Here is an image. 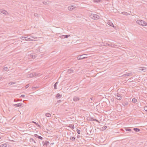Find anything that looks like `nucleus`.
Returning a JSON list of instances; mask_svg holds the SVG:
<instances>
[{"label": "nucleus", "instance_id": "21", "mask_svg": "<svg viewBox=\"0 0 147 147\" xmlns=\"http://www.w3.org/2000/svg\"><path fill=\"white\" fill-rule=\"evenodd\" d=\"M68 72L69 74L71 73L74 72V70L71 69H69L68 70Z\"/></svg>", "mask_w": 147, "mask_h": 147}, {"label": "nucleus", "instance_id": "19", "mask_svg": "<svg viewBox=\"0 0 147 147\" xmlns=\"http://www.w3.org/2000/svg\"><path fill=\"white\" fill-rule=\"evenodd\" d=\"M58 82H57L54 84V89H57V84H58Z\"/></svg>", "mask_w": 147, "mask_h": 147}, {"label": "nucleus", "instance_id": "4", "mask_svg": "<svg viewBox=\"0 0 147 147\" xmlns=\"http://www.w3.org/2000/svg\"><path fill=\"white\" fill-rule=\"evenodd\" d=\"M87 57V55L86 54H84L81 55L78 57L77 58L78 60L83 59Z\"/></svg>", "mask_w": 147, "mask_h": 147}, {"label": "nucleus", "instance_id": "54", "mask_svg": "<svg viewBox=\"0 0 147 147\" xmlns=\"http://www.w3.org/2000/svg\"><path fill=\"white\" fill-rule=\"evenodd\" d=\"M2 79V77H0V80L1 79Z\"/></svg>", "mask_w": 147, "mask_h": 147}, {"label": "nucleus", "instance_id": "5", "mask_svg": "<svg viewBox=\"0 0 147 147\" xmlns=\"http://www.w3.org/2000/svg\"><path fill=\"white\" fill-rule=\"evenodd\" d=\"M115 95L116 97L117 96L116 99L117 100H120L121 99L122 96L120 94L117 93V94H115Z\"/></svg>", "mask_w": 147, "mask_h": 147}, {"label": "nucleus", "instance_id": "52", "mask_svg": "<svg viewBox=\"0 0 147 147\" xmlns=\"http://www.w3.org/2000/svg\"><path fill=\"white\" fill-rule=\"evenodd\" d=\"M80 136L79 135H78L77 136V137L78 138H80Z\"/></svg>", "mask_w": 147, "mask_h": 147}, {"label": "nucleus", "instance_id": "37", "mask_svg": "<svg viewBox=\"0 0 147 147\" xmlns=\"http://www.w3.org/2000/svg\"><path fill=\"white\" fill-rule=\"evenodd\" d=\"M141 69H140V70H141V71H143L144 72H145L146 71V69H142V68H141Z\"/></svg>", "mask_w": 147, "mask_h": 147}, {"label": "nucleus", "instance_id": "11", "mask_svg": "<svg viewBox=\"0 0 147 147\" xmlns=\"http://www.w3.org/2000/svg\"><path fill=\"white\" fill-rule=\"evenodd\" d=\"M74 6L71 5L68 7V9L69 11H72L74 8Z\"/></svg>", "mask_w": 147, "mask_h": 147}, {"label": "nucleus", "instance_id": "48", "mask_svg": "<svg viewBox=\"0 0 147 147\" xmlns=\"http://www.w3.org/2000/svg\"><path fill=\"white\" fill-rule=\"evenodd\" d=\"M29 86V84H27L26 85V88H27Z\"/></svg>", "mask_w": 147, "mask_h": 147}, {"label": "nucleus", "instance_id": "6", "mask_svg": "<svg viewBox=\"0 0 147 147\" xmlns=\"http://www.w3.org/2000/svg\"><path fill=\"white\" fill-rule=\"evenodd\" d=\"M1 13L6 15H7L8 14V13L7 11L2 9H0V13Z\"/></svg>", "mask_w": 147, "mask_h": 147}, {"label": "nucleus", "instance_id": "26", "mask_svg": "<svg viewBox=\"0 0 147 147\" xmlns=\"http://www.w3.org/2000/svg\"><path fill=\"white\" fill-rule=\"evenodd\" d=\"M25 40H28V38L29 37V36L25 35Z\"/></svg>", "mask_w": 147, "mask_h": 147}, {"label": "nucleus", "instance_id": "49", "mask_svg": "<svg viewBox=\"0 0 147 147\" xmlns=\"http://www.w3.org/2000/svg\"><path fill=\"white\" fill-rule=\"evenodd\" d=\"M61 102V100H59L57 101V102L58 103H60Z\"/></svg>", "mask_w": 147, "mask_h": 147}, {"label": "nucleus", "instance_id": "40", "mask_svg": "<svg viewBox=\"0 0 147 147\" xmlns=\"http://www.w3.org/2000/svg\"><path fill=\"white\" fill-rule=\"evenodd\" d=\"M34 136L35 137L37 138H39V136H38V135L37 134H35L34 135Z\"/></svg>", "mask_w": 147, "mask_h": 147}, {"label": "nucleus", "instance_id": "36", "mask_svg": "<svg viewBox=\"0 0 147 147\" xmlns=\"http://www.w3.org/2000/svg\"><path fill=\"white\" fill-rule=\"evenodd\" d=\"M125 130L126 131H131V129L129 128H126Z\"/></svg>", "mask_w": 147, "mask_h": 147}, {"label": "nucleus", "instance_id": "50", "mask_svg": "<svg viewBox=\"0 0 147 147\" xmlns=\"http://www.w3.org/2000/svg\"><path fill=\"white\" fill-rule=\"evenodd\" d=\"M21 97L22 98H24L25 97V95L23 94L21 96Z\"/></svg>", "mask_w": 147, "mask_h": 147}, {"label": "nucleus", "instance_id": "29", "mask_svg": "<svg viewBox=\"0 0 147 147\" xmlns=\"http://www.w3.org/2000/svg\"><path fill=\"white\" fill-rule=\"evenodd\" d=\"M105 46H111L112 47V45L111 44H108L107 43H106V44H105L104 45Z\"/></svg>", "mask_w": 147, "mask_h": 147}, {"label": "nucleus", "instance_id": "23", "mask_svg": "<svg viewBox=\"0 0 147 147\" xmlns=\"http://www.w3.org/2000/svg\"><path fill=\"white\" fill-rule=\"evenodd\" d=\"M107 127L106 126H105L101 128L100 130L102 131H103L106 129Z\"/></svg>", "mask_w": 147, "mask_h": 147}, {"label": "nucleus", "instance_id": "17", "mask_svg": "<svg viewBox=\"0 0 147 147\" xmlns=\"http://www.w3.org/2000/svg\"><path fill=\"white\" fill-rule=\"evenodd\" d=\"M70 138L71 140L73 141H74L76 140V138L74 137L70 136Z\"/></svg>", "mask_w": 147, "mask_h": 147}, {"label": "nucleus", "instance_id": "35", "mask_svg": "<svg viewBox=\"0 0 147 147\" xmlns=\"http://www.w3.org/2000/svg\"><path fill=\"white\" fill-rule=\"evenodd\" d=\"M42 143L44 146H47V145L46 144V143H45V142H44V141H43Z\"/></svg>", "mask_w": 147, "mask_h": 147}, {"label": "nucleus", "instance_id": "25", "mask_svg": "<svg viewBox=\"0 0 147 147\" xmlns=\"http://www.w3.org/2000/svg\"><path fill=\"white\" fill-rule=\"evenodd\" d=\"M32 123L35 124L38 127H40V125L38 124V123H36L34 121H32Z\"/></svg>", "mask_w": 147, "mask_h": 147}, {"label": "nucleus", "instance_id": "41", "mask_svg": "<svg viewBox=\"0 0 147 147\" xmlns=\"http://www.w3.org/2000/svg\"><path fill=\"white\" fill-rule=\"evenodd\" d=\"M90 100H89V101L91 103H92V102L93 100V98H90Z\"/></svg>", "mask_w": 147, "mask_h": 147}, {"label": "nucleus", "instance_id": "24", "mask_svg": "<svg viewBox=\"0 0 147 147\" xmlns=\"http://www.w3.org/2000/svg\"><path fill=\"white\" fill-rule=\"evenodd\" d=\"M137 100L135 98H134L132 100V102H133L134 103H135L137 102Z\"/></svg>", "mask_w": 147, "mask_h": 147}, {"label": "nucleus", "instance_id": "38", "mask_svg": "<svg viewBox=\"0 0 147 147\" xmlns=\"http://www.w3.org/2000/svg\"><path fill=\"white\" fill-rule=\"evenodd\" d=\"M34 16H35L38 18L39 15L37 13H35L34 14Z\"/></svg>", "mask_w": 147, "mask_h": 147}, {"label": "nucleus", "instance_id": "28", "mask_svg": "<svg viewBox=\"0 0 147 147\" xmlns=\"http://www.w3.org/2000/svg\"><path fill=\"white\" fill-rule=\"evenodd\" d=\"M90 120L91 121H96V122L98 121V120L97 119H94L93 118H91Z\"/></svg>", "mask_w": 147, "mask_h": 147}, {"label": "nucleus", "instance_id": "34", "mask_svg": "<svg viewBox=\"0 0 147 147\" xmlns=\"http://www.w3.org/2000/svg\"><path fill=\"white\" fill-rule=\"evenodd\" d=\"M78 134H80V130L79 129H77L76 130Z\"/></svg>", "mask_w": 147, "mask_h": 147}, {"label": "nucleus", "instance_id": "3", "mask_svg": "<svg viewBox=\"0 0 147 147\" xmlns=\"http://www.w3.org/2000/svg\"><path fill=\"white\" fill-rule=\"evenodd\" d=\"M38 74H37L36 73H32L28 74L27 75V77L28 78H32V77H34L36 76H38Z\"/></svg>", "mask_w": 147, "mask_h": 147}, {"label": "nucleus", "instance_id": "39", "mask_svg": "<svg viewBox=\"0 0 147 147\" xmlns=\"http://www.w3.org/2000/svg\"><path fill=\"white\" fill-rule=\"evenodd\" d=\"M34 136L35 137L37 138H39V136H38V135L37 134H35L34 135Z\"/></svg>", "mask_w": 147, "mask_h": 147}, {"label": "nucleus", "instance_id": "51", "mask_svg": "<svg viewBox=\"0 0 147 147\" xmlns=\"http://www.w3.org/2000/svg\"><path fill=\"white\" fill-rule=\"evenodd\" d=\"M11 85H12V84H15V83H14V82H11Z\"/></svg>", "mask_w": 147, "mask_h": 147}, {"label": "nucleus", "instance_id": "14", "mask_svg": "<svg viewBox=\"0 0 147 147\" xmlns=\"http://www.w3.org/2000/svg\"><path fill=\"white\" fill-rule=\"evenodd\" d=\"M30 142L31 143L34 142L35 143H36V142L32 138H30Z\"/></svg>", "mask_w": 147, "mask_h": 147}, {"label": "nucleus", "instance_id": "18", "mask_svg": "<svg viewBox=\"0 0 147 147\" xmlns=\"http://www.w3.org/2000/svg\"><path fill=\"white\" fill-rule=\"evenodd\" d=\"M30 56L31 57H32L33 59H35L36 57V55H34L33 54H30Z\"/></svg>", "mask_w": 147, "mask_h": 147}, {"label": "nucleus", "instance_id": "7", "mask_svg": "<svg viewBox=\"0 0 147 147\" xmlns=\"http://www.w3.org/2000/svg\"><path fill=\"white\" fill-rule=\"evenodd\" d=\"M37 38V37L33 38V36H29V37L28 38V40L30 41H33L34 39H36Z\"/></svg>", "mask_w": 147, "mask_h": 147}, {"label": "nucleus", "instance_id": "8", "mask_svg": "<svg viewBox=\"0 0 147 147\" xmlns=\"http://www.w3.org/2000/svg\"><path fill=\"white\" fill-rule=\"evenodd\" d=\"M133 74L132 73L130 72V73H128L127 74H123L122 76L123 77H125L126 76H132Z\"/></svg>", "mask_w": 147, "mask_h": 147}, {"label": "nucleus", "instance_id": "22", "mask_svg": "<svg viewBox=\"0 0 147 147\" xmlns=\"http://www.w3.org/2000/svg\"><path fill=\"white\" fill-rule=\"evenodd\" d=\"M45 116L47 117H50L51 116V114L49 113H47L45 114Z\"/></svg>", "mask_w": 147, "mask_h": 147}, {"label": "nucleus", "instance_id": "46", "mask_svg": "<svg viewBox=\"0 0 147 147\" xmlns=\"http://www.w3.org/2000/svg\"><path fill=\"white\" fill-rule=\"evenodd\" d=\"M45 143H46V144H47V145H49V142L47 141H46Z\"/></svg>", "mask_w": 147, "mask_h": 147}, {"label": "nucleus", "instance_id": "27", "mask_svg": "<svg viewBox=\"0 0 147 147\" xmlns=\"http://www.w3.org/2000/svg\"><path fill=\"white\" fill-rule=\"evenodd\" d=\"M8 68L7 67H5L3 69V70L4 71H7Z\"/></svg>", "mask_w": 147, "mask_h": 147}, {"label": "nucleus", "instance_id": "15", "mask_svg": "<svg viewBox=\"0 0 147 147\" xmlns=\"http://www.w3.org/2000/svg\"><path fill=\"white\" fill-rule=\"evenodd\" d=\"M133 130L135 132H138L140 131V129L138 128H134L133 129Z\"/></svg>", "mask_w": 147, "mask_h": 147}, {"label": "nucleus", "instance_id": "55", "mask_svg": "<svg viewBox=\"0 0 147 147\" xmlns=\"http://www.w3.org/2000/svg\"><path fill=\"white\" fill-rule=\"evenodd\" d=\"M33 38H35V37H33Z\"/></svg>", "mask_w": 147, "mask_h": 147}, {"label": "nucleus", "instance_id": "42", "mask_svg": "<svg viewBox=\"0 0 147 147\" xmlns=\"http://www.w3.org/2000/svg\"><path fill=\"white\" fill-rule=\"evenodd\" d=\"M101 1H93L94 3H99Z\"/></svg>", "mask_w": 147, "mask_h": 147}, {"label": "nucleus", "instance_id": "10", "mask_svg": "<svg viewBox=\"0 0 147 147\" xmlns=\"http://www.w3.org/2000/svg\"><path fill=\"white\" fill-rule=\"evenodd\" d=\"M73 100L74 101H77L80 100V98L78 96H75L73 98Z\"/></svg>", "mask_w": 147, "mask_h": 147}, {"label": "nucleus", "instance_id": "47", "mask_svg": "<svg viewBox=\"0 0 147 147\" xmlns=\"http://www.w3.org/2000/svg\"><path fill=\"white\" fill-rule=\"evenodd\" d=\"M38 139H40V140H42V139H43V138L42 137H41V136H39V137L38 138Z\"/></svg>", "mask_w": 147, "mask_h": 147}, {"label": "nucleus", "instance_id": "32", "mask_svg": "<svg viewBox=\"0 0 147 147\" xmlns=\"http://www.w3.org/2000/svg\"><path fill=\"white\" fill-rule=\"evenodd\" d=\"M20 38L23 40H25V35L24 36H22Z\"/></svg>", "mask_w": 147, "mask_h": 147}, {"label": "nucleus", "instance_id": "43", "mask_svg": "<svg viewBox=\"0 0 147 147\" xmlns=\"http://www.w3.org/2000/svg\"><path fill=\"white\" fill-rule=\"evenodd\" d=\"M121 13L123 14L127 15V13L126 12H123Z\"/></svg>", "mask_w": 147, "mask_h": 147}, {"label": "nucleus", "instance_id": "20", "mask_svg": "<svg viewBox=\"0 0 147 147\" xmlns=\"http://www.w3.org/2000/svg\"><path fill=\"white\" fill-rule=\"evenodd\" d=\"M123 105L124 106H127L128 105V102H125L123 103Z\"/></svg>", "mask_w": 147, "mask_h": 147}, {"label": "nucleus", "instance_id": "16", "mask_svg": "<svg viewBox=\"0 0 147 147\" xmlns=\"http://www.w3.org/2000/svg\"><path fill=\"white\" fill-rule=\"evenodd\" d=\"M7 145L6 144H1L0 146V147H7Z\"/></svg>", "mask_w": 147, "mask_h": 147}, {"label": "nucleus", "instance_id": "12", "mask_svg": "<svg viewBox=\"0 0 147 147\" xmlns=\"http://www.w3.org/2000/svg\"><path fill=\"white\" fill-rule=\"evenodd\" d=\"M107 24L112 27H114V26L113 24L111 22V21H109V22H108Z\"/></svg>", "mask_w": 147, "mask_h": 147}, {"label": "nucleus", "instance_id": "31", "mask_svg": "<svg viewBox=\"0 0 147 147\" xmlns=\"http://www.w3.org/2000/svg\"><path fill=\"white\" fill-rule=\"evenodd\" d=\"M69 127L70 128H72V129H74V125L73 124H71L70 125Z\"/></svg>", "mask_w": 147, "mask_h": 147}, {"label": "nucleus", "instance_id": "30", "mask_svg": "<svg viewBox=\"0 0 147 147\" xmlns=\"http://www.w3.org/2000/svg\"><path fill=\"white\" fill-rule=\"evenodd\" d=\"M70 36V35H63V36H64L63 38H67L69 36Z\"/></svg>", "mask_w": 147, "mask_h": 147}, {"label": "nucleus", "instance_id": "45", "mask_svg": "<svg viewBox=\"0 0 147 147\" xmlns=\"http://www.w3.org/2000/svg\"><path fill=\"white\" fill-rule=\"evenodd\" d=\"M144 109L145 111H147V106H145L144 107Z\"/></svg>", "mask_w": 147, "mask_h": 147}, {"label": "nucleus", "instance_id": "13", "mask_svg": "<svg viewBox=\"0 0 147 147\" xmlns=\"http://www.w3.org/2000/svg\"><path fill=\"white\" fill-rule=\"evenodd\" d=\"M62 96V95L59 93L57 94L56 96V97L58 98H60Z\"/></svg>", "mask_w": 147, "mask_h": 147}, {"label": "nucleus", "instance_id": "9", "mask_svg": "<svg viewBox=\"0 0 147 147\" xmlns=\"http://www.w3.org/2000/svg\"><path fill=\"white\" fill-rule=\"evenodd\" d=\"M23 105L24 104H23L20 103L18 104H13V106L16 107H19L22 105Z\"/></svg>", "mask_w": 147, "mask_h": 147}, {"label": "nucleus", "instance_id": "44", "mask_svg": "<svg viewBox=\"0 0 147 147\" xmlns=\"http://www.w3.org/2000/svg\"><path fill=\"white\" fill-rule=\"evenodd\" d=\"M42 2L43 3V4L45 5H47V2L46 1H44Z\"/></svg>", "mask_w": 147, "mask_h": 147}, {"label": "nucleus", "instance_id": "53", "mask_svg": "<svg viewBox=\"0 0 147 147\" xmlns=\"http://www.w3.org/2000/svg\"><path fill=\"white\" fill-rule=\"evenodd\" d=\"M63 35H62V36L61 37V38H63L64 36H63Z\"/></svg>", "mask_w": 147, "mask_h": 147}, {"label": "nucleus", "instance_id": "33", "mask_svg": "<svg viewBox=\"0 0 147 147\" xmlns=\"http://www.w3.org/2000/svg\"><path fill=\"white\" fill-rule=\"evenodd\" d=\"M41 48V47H39L38 48L36 49V51L37 52H39L40 51V49Z\"/></svg>", "mask_w": 147, "mask_h": 147}, {"label": "nucleus", "instance_id": "56", "mask_svg": "<svg viewBox=\"0 0 147 147\" xmlns=\"http://www.w3.org/2000/svg\"><path fill=\"white\" fill-rule=\"evenodd\" d=\"M1 138L0 137V139H1Z\"/></svg>", "mask_w": 147, "mask_h": 147}, {"label": "nucleus", "instance_id": "2", "mask_svg": "<svg viewBox=\"0 0 147 147\" xmlns=\"http://www.w3.org/2000/svg\"><path fill=\"white\" fill-rule=\"evenodd\" d=\"M90 16L91 18L94 20H97L100 17L97 14H91Z\"/></svg>", "mask_w": 147, "mask_h": 147}, {"label": "nucleus", "instance_id": "1", "mask_svg": "<svg viewBox=\"0 0 147 147\" xmlns=\"http://www.w3.org/2000/svg\"><path fill=\"white\" fill-rule=\"evenodd\" d=\"M136 22L138 24L142 26H146L147 24L146 22L142 20H138Z\"/></svg>", "mask_w": 147, "mask_h": 147}]
</instances>
